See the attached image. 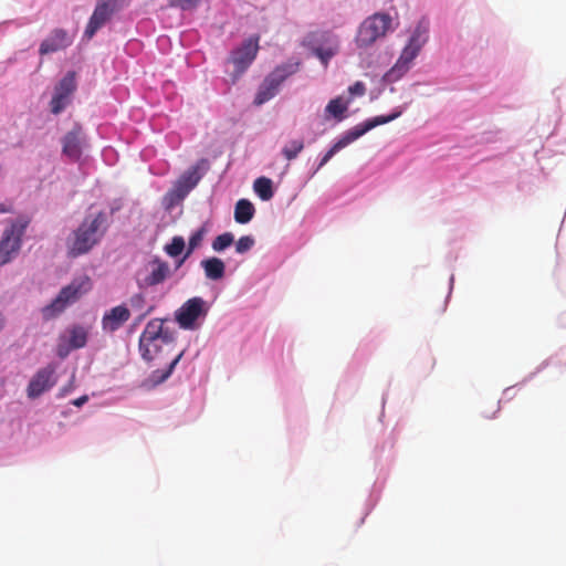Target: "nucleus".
Masks as SVG:
<instances>
[{
    "instance_id": "1",
    "label": "nucleus",
    "mask_w": 566,
    "mask_h": 566,
    "mask_svg": "<svg viewBox=\"0 0 566 566\" xmlns=\"http://www.w3.org/2000/svg\"><path fill=\"white\" fill-rule=\"evenodd\" d=\"M108 229L104 211L87 214L66 239V254L71 259L87 254L104 238Z\"/></svg>"
},
{
    "instance_id": "2",
    "label": "nucleus",
    "mask_w": 566,
    "mask_h": 566,
    "mask_svg": "<svg viewBox=\"0 0 566 566\" xmlns=\"http://www.w3.org/2000/svg\"><path fill=\"white\" fill-rule=\"evenodd\" d=\"M176 338L172 332L164 328L159 318L150 319L139 336L138 349L144 360H163L175 350Z\"/></svg>"
},
{
    "instance_id": "3",
    "label": "nucleus",
    "mask_w": 566,
    "mask_h": 566,
    "mask_svg": "<svg viewBox=\"0 0 566 566\" xmlns=\"http://www.w3.org/2000/svg\"><path fill=\"white\" fill-rule=\"evenodd\" d=\"M92 289V281L87 275L75 277L69 285L64 286L57 296L42 308L44 319H51L61 314L69 304L80 300Z\"/></svg>"
},
{
    "instance_id": "4",
    "label": "nucleus",
    "mask_w": 566,
    "mask_h": 566,
    "mask_svg": "<svg viewBox=\"0 0 566 566\" xmlns=\"http://www.w3.org/2000/svg\"><path fill=\"white\" fill-rule=\"evenodd\" d=\"M298 70V64H283L276 66L261 83L254 97V105L261 106L268 101L272 99L280 91L282 83L295 74Z\"/></svg>"
},
{
    "instance_id": "5",
    "label": "nucleus",
    "mask_w": 566,
    "mask_h": 566,
    "mask_svg": "<svg viewBox=\"0 0 566 566\" xmlns=\"http://www.w3.org/2000/svg\"><path fill=\"white\" fill-rule=\"evenodd\" d=\"M391 27V17L386 13H375L367 18L360 25L356 42L358 46L367 48L379 38L386 35Z\"/></svg>"
},
{
    "instance_id": "6",
    "label": "nucleus",
    "mask_w": 566,
    "mask_h": 566,
    "mask_svg": "<svg viewBox=\"0 0 566 566\" xmlns=\"http://www.w3.org/2000/svg\"><path fill=\"white\" fill-rule=\"evenodd\" d=\"M28 224L29 220H19L4 230L0 240V266L9 263L18 254Z\"/></svg>"
},
{
    "instance_id": "7",
    "label": "nucleus",
    "mask_w": 566,
    "mask_h": 566,
    "mask_svg": "<svg viewBox=\"0 0 566 566\" xmlns=\"http://www.w3.org/2000/svg\"><path fill=\"white\" fill-rule=\"evenodd\" d=\"M56 384L55 366L52 364L40 368L31 378L27 395L30 399L39 398L42 394L50 390Z\"/></svg>"
},
{
    "instance_id": "8",
    "label": "nucleus",
    "mask_w": 566,
    "mask_h": 566,
    "mask_svg": "<svg viewBox=\"0 0 566 566\" xmlns=\"http://www.w3.org/2000/svg\"><path fill=\"white\" fill-rule=\"evenodd\" d=\"M259 51V36L250 38L242 45L231 53L230 61L233 63L237 76L247 71L256 57Z\"/></svg>"
},
{
    "instance_id": "9",
    "label": "nucleus",
    "mask_w": 566,
    "mask_h": 566,
    "mask_svg": "<svg viewBox=\"0 0 566 566\" xmlns=\"http://www.w3.org/2000/svg\"><path fill=\"white\" fill-rule=\"evenodd\" d=\"M116 10V0H98L92 17L84 31V36L90 40L111 19Z\"/></svg>"
},
{
    "instance_id": "10",
    "label": "nucleus",
    "mask_w": 566,
    "mask_h": 566,
    "mask_svg": "<svg viewBox=\"0 0 566 566\" xmlns=\"http://www.w3.org/2000/svg\"><path fill=\"white\" fill-rule=\"evenodd\" d=\"M206 313L205 301L201 297H192L177 311L176 321L180 327L192 329L196 321Z\"/></svg>"
},
{
    "instance_id": "11",
    "label": "nucleus",
    "mask_w": 566,
    "mask_h": 566,
    "mask_svg": "<svg viewBox=\"0 0 566 566\" xmlns=\"http://www.w3.org/2000/svg\"><path fill=\"white\" fill-rule=\"evenodd\" d=\"M130 318V311L120 304L106 311L102 317V329L105 333L118 331Z\"/></svg>"
},
{
    "instance_id": "12",
    "label": "nucleus",
    "mask_w": 566,
    "mask_h": 566,
    "mask_svg": "<svg viewBox=\"0 0 566 566\" xmlns=\"http://www.w3.org/2000/svg\"><path fill=\"white\" fill-rule=\"evenodd\" d=\"M419 52L420 49L417 46L407 44L396 64L386 73V80L394 82L400 78L409 70L410 63L416 59Z\"/></svg>"
},
{
    "instance_id": "13",
    "label": "nucleus",
    "mask_w": 566,
    "mask_h": 566,
    "mask_svg": "<svg viewBox=\"0 0 566 566\" xmlns=\"http://www.w3.org/2000/svg\"><path fill=\"white\" fill-rule=\"evenodd\" d=\"M72 38L63 29H55L51 34L41 43L39 52L41 55L53 53L63 50L71 45Z\"/></svg>"
},
{
    "instance_id": "14",
    "label": "nucleus",
    "mask_w": 566,
    "mask_h": 566,
    "mask_svg": "<svg viewBox=\"0 0 566 566\" xmlns=\"http://www.w3.org/2000/svg\"><path fill=\"white\" fill-rule=\"evenodd\" d=\"M400 115H401V111H397L387 116H384V115L376 116L374 118L367 119L366 122H364L361 124L354 126L353 128L349 129V132H350L352 136L354 137V139L356 140L359 137H361L363 135H365L367 132H369L370 129H373L379 125L387 124V123L398 118Z\"/></svg>"
},
{
    "instance_id": "15",
    "label": "nucleus",
    "mask_w": 566,
    "mask_h": 566,
    "mask_svg": "<svg viewBox=\"0 0 566 566\" xmlns=\"http://www.w3.org/2000/svg\"><path fill=\"white\" fill-rule=\"evenodd\" d=\"M81 142V128L75 127L63 138V154L72 160H78L82 155Z\"/></svg>"
},
{
    "instance_id": "16",
    "label": "nucleus",
    "mask_w": 566,
    "mask_h": 566,
    "mask_svg": "<svg viewBox=\"0 0 566 566\" xmlns=\"http://www.w3.org/2000/svg\"><path fill=\"white\" fill-rule=\"evenodd\" d=\"M201 266L205 271L206 277L209 280H220L224 276L226 265L224 262L216 256L205 259L201 261Z\"/></svg>"
},
{
    "instance_id": "17",
    "label": "nucleus",
    "mask_w": 566,
    "mask_h": 566,
    "mask_svg": "<svg viewBox=\"0 0 566 566\" xmlns=\"http://www.w3.org/2000/svg\"><path fill=\"white\" fill-rule=\"evenodd\" d=\"M200 175L198 174V167H191L187 170L178 180L177 189L181 196L187 195L191 189H193L200 180Z\"/></svg>"
},
{
    "instance_id": "18",
    "label": "nucleus",
    "mask_w": 566,
    "mask_h": 566,
    "mask_svg": "<svg viewBox=\"0 0 566 566\" xmlns=\"http://www.w3.org/2000/svg\"><path fill=\"white\" fill-rule=\"evenodd\" d=\"M255 213V208L248 199H240L234 207V220L245 224L250 222Z\"/></svg>"
},
{
    "instance_id": "19",
    "label": "nucleus",
    "mask_w": 566,
    "mask_h": 566,
    "mask_svg": "<svg viewBox=\"0 0 566 566\" xmlns=\"http://www.w3.org/2000/svg\"><path fill=\"white\" fill-rule=\"evenodd\" d=\"M182 355H184V350L178 353L171 359V361L168 364L167 368H165V369H156V370L151 371V374L149 375V381L154 386L160 385L164 381H166L170 377V375L172 374L175 367L177 366V364L181 359Z\"/></svg>"
},
{
    "instance_id": "20",
    "label": "nucleus",
    "mask_w": 566,
    "mask_h": 566,
    "mask_svg": "<svg viewBox=\"0 0 566 566\" xmlns=\"http://www.w3.org/2000/svg\"><path fill=\"white\" fill-rule=\"evenodd\" d=\"M169 274V266L166 262L155 261L153 270L146 277L145 282L149 286L157 285L166 280Z\"/></svg>"
},
{
    "instance_id": "21",
    "label": "nucleus",
    "mask_w": 566,
    "mask_h": 566,
    "mask_svg": "<svg viewBox=\"0 0 566 566\" xmlns=\"http://www.w3.org/2000/svg\"><path fill=\"white\" fill-rule=\"evenodd\" d=\"M353 142H355L354 137L352 136L350 132L347 130L343 136L342 138H339L327 151L326 154L322 157L319 164H318V167H317V170L321 169L322 167H324L331 159L332 157L337 153L339 151L340 149L345 148L346 146H348L349 144H352Z\"/></svg>"
},
{
    "instance_id": "22",
    "label": "nucleus",
    "mask_w": 566,
    "mask_h": 566,
    "mask_svg": "<svg viewBox=\"0 0 566 566\" xmlns=\"http://www.w3.org/2000/svg\"><path fill=\"white\" fill-rule=\"evenodd\" d=\"M87 343V331L81 325L72 326L69 331V345L72 349H78Z\"/></svg>"
},
{
    "instance_id": "23",
    "label": "nucleus",
    "mask_w": 566,
    "mask_h": 566,
    "mask_svg": "<svg viewBox=\"0 0 566 566\" xmlns=\"http://www.w3.org/2000/svg\"><path fill=\"white\" fill-rule=\"evenodd\" d=\"M428 30L429 22L426 19H421L416 29L412 32V35L408 42V44L417 46L421 50L422 45L427 42L428 39Z\"/></svg>"
},
{
    "instance_id": "24",
    "label": "nucleus",
    "mask_w": 566,
    "mask_h": 566,
    "mask_svg": "<svg viewBox=\"0 0 566 566\" xmlns=\"http://www.w3.org/2000/svg\"><path fill=\"white\" fill-rule=\"evenodd\" d=\"M253 190L263 201L272 199L274 195L272 180L266 177L256 178L253 182Z\"/></svg>"
},
{
    "instance_id": "25",
    "label": "nucleus",
    "mask_w": 566,
    "mask_h": 566,
    "mask_svg": "<svg viewBox=\"0 0 566 566\" xmlns=\"http://www.w3.org/2000/svg\"><path fill=\"white\" fill-rule=\"evenodd\" d=\"M348 108V103H344L342 97L333 98L328 102L326 105L325 112L335 117L338 120H342L344 118V113Z\"/></svg>"
},
{
    "instance_id": "26",
    "label": "nucleus",
    "mask_w": 566,
    "mask_h": 566,
    "mask_svg": "<svg viewBox=\"0 0 566 566\" xmlns=\"http://www.w3.org/2000/svg\"><path fill=\"white\" fill-rule=\"evenodd\" d=\"M208 232V222L203 223L197 231H195L189 238L188 249L184 256V260L187 259L198 247L201 245V242Z\"/></svg>"
},
{
    "instance_id": "27",
    "label": "nucleus",
    "mask_w": 566,
    "mask_h": 566,
    "mask_svg": "<svg viewBox=\"0 0 566 566\" xmlns=\"http://www.w3.org/2000/svg\"><path fill=\"white\" fill-rule=\"evenodd\" d=\"M76 88L75 73L69 72L56 85L55 91L70 97Z\"/></svg>"
},
{
    "instance_id": "28",
    "label": "nucleus",
    "mask_w": 566,
    "mask_h": 566,
    "mask_svg": "<svg viewBox=\"0 0 566 566\" xmlns=\"http://www.w3.org/2000/svg\"><path fill=\"white\" fill-rule=\"evenodd\" d=\"M303 149H304L303 138L293 139V140L289 142V144L282 148V154L285 157V159H287L290 161V160L295 159Z\"/></svg>"
},
{
    "instance_id": "29",
    "label": "nucleus",
    "mask_w": 566,
    "mask_h": 566,
    "mask_svg": "<svg viewBox=\"0 0 566 566\" xmlns=\"http://www.w3.org/2000/svg\"><path fill=\"white\" fill-rule=\"evenodd\" d=\"M234 241V237L231 232H224L212 241V249L216 252H221L229 248Z\"/></svg>"
},
{
    "instance_id": "30",
    "label": "nucleus",
    "mask_w": 566,
    "mask_h": 566,
    "mask_svg": "<svg viewBox=\"0 0 566 566\" xmlns=\"http://www.w3.org/2000/svg\"><path fill=\"white\" fill-rule=\"evenodd\" d=\"M185 245L182 237H174L171 242L165 247V251L169 256L176 258L182 253Z\"/></svg>"
},
{
    "instance_id": "31",
    "label": "nucleus",
    "mask_w": 566,
    "mask_h": 566,
    "mask_svg": "<svg viewBox=\"0 0 566 566\" xmlns=\"http://www.w3.org/2000/svg\"><path fill=\"white\" fill-rule=\"evenodd\" d=\"M69 98L66 95L60 94L55 91L51 99V112L53 114H60L67 105Z\"/></svg>"
},
{
    "instance_id": "32",
    "label": "nucleus",
    "mask_w": 566,
    "mask_h": 566,
    "mask_svg": "<svg viewBox=\"0 0 566 566\" xmlns=\"http://www.w3.org/2000/svg\"><path fill=\"white\" fill-rule=\"evenodd\" d=\"M254 239L251 235L241 237L235 243V251L240 254H243L252 249L254 245Z\"/></svg>"
},
{
    "instance_id": "33",
    "label": "nucleus",
    "mask_w": 566,
    "mask_h": 566,
    "mask_svg": "<svg viewBox=\"0 0 566 566\" xmlns=\"http://www.w3.org/2000/svg\"><path fill=\"white\" fill-rule=\"evenodd\" d=\"M129 303L134 310H143L146 303V298L144 294L136 293L129 298Z\"/></svg>"
},
{
    "instance_id": "34",
    "label": "nucleus",
    "mask_w": 566,
    "mask_h": 566,
    "mask_svg": "<svg viewBox=\"0 0 566 566\" xmlns=\"http://www.w3.org/2000/svg\"><path fill=\"white\" fill-rule=\"evenodd\" d=\"M348 92L353 96H363L366 93V86L363 82H356L352 86H349Z\"/></svg>"
},
{
    "instance_id": "35",
    "label": "nucleus",
    "mask_w": 566,
    "mask_h": 566,
    "mask_svg": "<svg viewBox=\"0 0 566 566\" xmlns=\"http://www.w3.org/2000/svg\"><path fill=\"white\" fill-rule=\"evenodd\" d=\"M201 0H175L182 10H189L198 6Z\"/></svg>"
},
{
    "instance_id": "36",
    "label": "nucleus",
    "mask_w": 566,
    "mask_h": 566,
    "mask_svg": "<svg viewBox=\"0 0 566 566\" xmlns=\"http://www.w3.org/2000/svg\"><path fill=\"white\" fill-rule=\"evenodd\" d=\"M154 307L150 306L148 310L140 313V315L136 318L135 324H139L147 315H149L153 312Z\"/></svg>"
},
{
    "instance_id": "37",
    "label": "nucleus",
    "mask_w": 566,
    "mask_h": 566,
    "mask_svg": "<svg viewBox=\"0 0 566 566\" xmlns=\"http://www.w3.org/2000/svg\"><path fill=\"white\" fill-rule=\"evenodd\" d=\"M87 399H88L87 396H82V397L75 399L73 401V405L76 406V407H81V406H83L87 401Z\"/></svg>"
},
{
    "instance_id": "38",
    "label": "nucleus",
    "mask_w": 566,
    "mask_h": 566,
    "mask_svg": "<svg viewBox=\"0 0 566 566\" xmlns=\"http://www.w3.org/2000/svg\"><path fill=\"white\" fill-rule=\"evenodd\" d=\"M319 56L322 57V60L326 61L327 59H329L332 56V53L331 52H326V53L319 52Z\"/></svg>"
},
{
    "instance_id": "39",
    "label": "nucleus",
    "mask_w": 566,
    "mask_h": 566,
    "mask_svg": "<svg viewBox=\"0 0 566 566\" xmlns=\"http://www.w3.org/2000/svg\"><path fill=\"white\" fill-rule=\"evenodd\" d=\"M10 209H8L4 205L0 203V213L9 212Z\"/></svg>"
},
{
    "instance_id": "40",
    "label": "nucleus",
    "mask_w": 566,
    "mask_h": 566,
    "mask_svg": "<svg viewBox=\"0 0 566 566\" xmlns=\"http://www.w3.org/2000/svg\"><path fill=\"white\" fill-rule=\"evenodd\" d=\"M3 324H4V318H3V315L0 313V331L3 327Z\"/></svg>"
}]
</instances>
